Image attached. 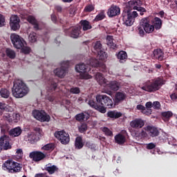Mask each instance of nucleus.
<instances>
[{
    "mask_svg": "<svg viewBox=\"0 0 177 177\" xmlns=\"http://www.w3.org/2000/svg\"><path fill=\"white\" fill-rule=\"evenodd\" d=\"M152 24L153 28H156V30H160L161 27H162V21L157 17H156L152 21Z\"/></svg>",
    "mask_w": 177,
    "mask_h": 177,
    "instance_id": "2f4dec72",
    "label": "nucleus"
},
{
    "mask_svg": "<svg viewBox=\"0 0 177 177\" xmlns=\"http://www.w3.org/2000/svg\"><path fill=\"white\" fill-rule=\"evenodd\" d=\"M75 118L76 121L82 122V121H84V120H85V114L84 113H78L75 116Z\"/></svg>",
    "mask_w": 177,
    "mask_h": 177,
    "instance_id": "a18cd8bd",
    "label": "nucleus"
},
{
    "mask_svg": "<svg viewBox=\"0 0 177 177\" xmlns=\"http://www.w3.org/2000/svg\"><path fill=\"white\" fill-rule=\"evenodd\" d=\"M140 26L147 34H150L154 31V26L150 24V21H149L147 18L142 19L140 22Z\"/></svg>",
    "mask_w": 177,
    "mask_h": 177,
    "instance_id": "2eb2a0df",
    "label": "nucleus"
},
{
    "mask_svg": "<svg viewBox=\"0 0 177 177\" xmlns=\"http://www.w3.org/2000/svg\"><path fill=\"white\" fill-rule=\"evenodd\" d=\"M143 2L142 0H131L127 3V8L131 12V10H138V12H147L146 8L142 7Z\"/></svg>",
    "mask_w": 177,
    "mask_h": 177,
    "instance_id": "6e6552de",
    "label": "nucleus"
},
{
    "mask_svg": "<svg viewBox=\"0 0 177 177\" xmlns=\"http://www.w3.org/2000/svg\"><path fill=\"white\" fill-rule=\"evenodd\" d=\"M70 66V61H63L61 62V67L54 70V74L59 78H64L67 74V68Z\"/></svg>",
    "mask_w": 177,
    "mask_h": 177,
    "instance_id": "9b49d317",
    "label": "nucleus"
},
{
    "mask_svg": "<svg viewBox=\"0 0 177 177\" xmlns=\"http://www.w3.org/2000/svg\"><path fill=\"white\" fill-rule=\"evenodd\" d=\"M69 92L73 95H79V93H81V90L79 87H72L70 88Z\"/></svg>",
    "mask_w": 177,
    "mask_h": 177,
    "instance_id": "de8ad7c7",
    "label": "nucleus"
},
{
    "mask_svg": "<svg viewBox=\"0 0 177 177\" xmlns=\"http://www.w3.org/2000/svg\"><path fill=\"white\" fill-rule=\"evenodd\" d=\"M51 20L53 22L55 23V24L57 23V17H56V15L55 14L51 15Z\"/></svg>",
    "mask_w": 177,
    "mask_h": 177,
    "instance_id": "680f3d73",
    "label": "nucleus"
},
{
    "mask_svg": "<svg viewBox=\"0 0 177 177\" xmlns=\"http://www.w3.org/2000/svg\"><path fill=\"white\" fill-rule=\"evenodd\" d=\"M12 149V144H10V139L7 136H3L0 138V153L2 150H10Z\"/></svg>",
    "mask_w": 177,
    "mask_h": 177,
    "instance_id": "ddd939ff",
    "label": "nucleus"
},
{
    "mask_svg": "<svg viewBox=\"0 0 177 177\" xmlns=\"http://www.w3.org/2000/svg\"><path fill=\"white\" fill-rule=\"evenodd\" d=\"M138 16H139V15L136 11H133L131 12L129 10H123L122 14L123 24L127 26H133V23H135V18L138 17Z\"/></svg>",
    "mask_w": 177,
    "mask_h": 177,
    "instance_id": "39448f33",
    "label": "nucleus"
},
{
    "mask_svg": "<svg viewBox=\"0 0 177 177\" xmlns=\"http://www.w3.org/2000/svg\"><path fill=\"white\" fill-rule=\"evenodd\" d=\"M106 18V15L104 14V11H101L95 18L94 19V21H100Z\"/></svg>",
    "mask_w": 177,
    "mask_h": 177,
    "instance_id": "79ce46f5",
    "label": "nucleus"
},
{
    "mask_svg": "<svg viewBox=\"0 0 177 177\" xmlns=\"http://www.w3.org/2000/svg\"><path fill=\"white\" fill-rule=\"evenodd\" d=\"M95 99L96 101L89 100L88 104L99 113L106 114L107 109H114V103L110 97L106 95H97Z\"/></svg>",
    "mask_w": 177,
    "mask_h": 177,
    "instance_id": "f257e3e1",
    "label": "nucleus"
},
{
    "mask_svg": "<svg viewBox=\"0 0 177 177\" xmlns=\"http://www.w3.org/2000/svg\"><path fill=\"white\" fill-rule=\"evenodd\" d=\"M21 49L22 53H24V55H28L31 52V48L26 46L22 47Z\"/></svg>",
    "mask_w": 177,
    "mask_h": 177,
    "instance_id": "3c124183",
    "label": "nucleus"
},
{
    "mask_svg": "<svg viewBox=\"0 0 177 177\" xmlns=\"http://www.w3.org/2000/svg\"><path fill=\"white\" fill-rule=\"evenodd\" d=\"M121 14V8L118 6L111 5L107 11L109 17H115Z\"/></svg>",
    "mask_w": 177,
    "mask_h": 177,
    "instance_id": "a211bd4d",
    "label": "nucleus"
},
{
    "mask_svg": "<svg viewBox=\"0 0 177 177\" xmlns=\"http://www.w3.org/2000/svg\"><path fill=\"white\" fill-rule=\"evenodd\" d=\"M117 57L119 59L120 63H125L127 59H128V54H127V52L121 50L118 53Z\"/></svg>",
    "mask_w": 177,
    "mask_h": 177,
    "instance_id": "bb28decb",
    "label": "nucleus"
},
{
    "mask_svg": "<svg viewBox=\"0 0 177 177\" xmlns=\"http://www.w3.org/2000/svg\"><path fill=\"white\" fill-rule=\"evenodd\" d=\"M27 21L33 26V28L38 31L39 30V24H38V21L35 19V17L32 15H28L26 19Z\"/></svg>",
    "mask_w": 177,
    "mask_h": 177,
    "instance_id": "5701e85b",
    "label": "nucleus"
},
{
    "mask_svg": "<svg viewBox=\"0 0 177 177\" xmlns=\"http://www.w3.org/2000/svg\"><path fill=\"white\" fill-rule=\"evenodd\" d=\"M6 55L9 57V59H15L16 58V53L15 50L10 48L6 49Z\"/></svg>",
    "mask_w": 177,
    "mask_h": 177,
    "instance_id": "58836bf2",
    "label": "nucleus"
},
{
    "mask_svg": "<svg viewBox=\"0 0 177 177\" xmlns=\"http://www.w3.org/2000/svg\"><path fill=\"white\" fill-rule=\"evenodd\" d=\"M153 56L159 62H162L164 60V51L160 48L155 49L153 50Z\"/></svg>",
    "mask_w": 177,
    "mask_h": 177,
    "instance_id": "b1692460",
    "label": "nucleus"
},
{
    "mask_svg": "<svg viewBox=\"0 0 177 177\" xmlns=\"http://www.w3.org/2000/svg\"><path fill=\"white\" fill-rule=\"evenodd\" d=\"M75 70L77 73H80V78L81 80H90L91 78V76L88 74V71H89V69H88V66L85 65V64H79L75 66Z\"/></svg>",
    "mask_w": 177,
    "mask_h": 177,
    "instance_id": "1a4fd4ad",
    "label": "nucleus"
},
{
    "mask_svg": "<svg viewBox=\"0 0 177 177\" xmlns=\"http://www.w3.org/2000/svg\"><path fill=\"white\" fill-rule=\"evenodd\" d=\"M155 147H156V145L153 142L149 143L147 145V150H153V149H155Z\"/></svg>",
    "mask_w": 177,
    "mask_h": 177,
    "instance_id": "bf43d9fd",
    "label": "nucleus"
},
{
    "mask_svg": "<svg viewBox=\"0 0 177 177\" xmlns=\"http://www.w3.org/2000/svg\"><path fill=\"white\" fill-rule=\"evenodd\" d=\"M165 84V81H164L162 78L158 77L153 82H147L141 88L142 91H145L146 92H156V91H158Z\"/></svg>",
    "mask_w": 177,
    "mask_h": 177,
    "instance_id": "7ed1b4c3",
    "label": "nucleus"
},
{
    "mask_svg": "<svg viewBox=\"0 0 177 177\" xmlns=\"http://www.w3.org/2000/svg\"><path fill=\"white\" fill-rule=\"evenodd\" d=\"M0 95L1 97L4 99H8L10 96V91L8 88H1Z\"/></svg>",
    "mask_w": 177,
    "mask_h": 177,
    "instance_id": "e433bc0d",
    "label": "nucleus"
},
{
    "mask_svg": "<svg viewBox=\"0 0 177 177\" xmlns=\"http://www.w3.org/2000/svg\"><path fill=\"white\" fill-rule=\"evenodd\" d=\"M80 24L83 31H88V30H91L92 28V25L88 20H81Z\"/></svg>",
    "mask_w": 177,
    "mask_h": 177,
    "instance_id": "393cba45",
    "label": "nucleus"
},
{
    "mask_svg": "<svg viewBox=\"0 0 177 177\" xmlns=\"http://www.w3.org/2000/svg\"><path fill=\"white\" fill-rule=\"evenodd\" d=\"M55 137L61 142L62 145H68L70 143V135L64 131H57L55 133Z\"/></svg>",
    "mask_w": 177,
    "mask_h": 177,
    "instance_id": "f8f14e48",
    "label": "nucleus"
},
{
    "mask_svg": "<svg viewBox=\"0 0 177 177\" xmlns=\"http://www.w3.org/2000/svg\"><path fill=\"white\" fill-rule=\"evenodd\" d=\"M10 27L12 31L20 30V17L16 15H11L10 18Z\"/></svg>",
    "mask_w": 177,
    "mask_h": 177,
    "instance_id": "4468645a",
    "label": "nucleus"
},
{
    "mask_svg": "<svg viewBox=\"0 0 177 177\" xmlns=\"http://www.w3.org/2000/svg\"><path fill=\"white\" fill-rule=\"evenodd\" d=\"M2 168L9 174H17V172L21 171L23 167H21V164L13 160H8L3 164Z\"/></svg>",
    "mask_w": 177,
    "mask_h": 177,
    "instance_id": "20e7f679",
    "label": "nucleus"
},
{
    "mask_svg": "<svg viewBox=\"0 0 177 177\" xmlns=\"http://www.w3.org/2000/svg\"><path fill=\"white\" fill-rule=\"evenodd\" d=\"M43 78L45 82L50 84V86L48 87L47 89L48 92H49L50 93H53V92H55V91H56V89L57 88V80L52 79V74H50V73L49 72H44Z\"/></svg>",
    "mask_w": 177,
    "mask_h": 177,
    "instance_id": "423d86ee",
    "label": "nucleus"
},
{
    "mask_svg": "<svg viewBox=\"0 0 177 177\" xmlns=\"http://www.w3.org/2000/svg\"><path fill=\"white\" fill-rule=\"evenodd\" d=\"M127 97L125 93L122 92H117L115 95V97L113 99L114 106H118L119 103L123 102V100Z\"/></svg>",
    "mask_w": 177,
    "mask_h": 177,
    "instance_id": "412c9836",
    "label": "nucleus"
},
{
    "mask_svg": "<svg viewBox=\"0 0 177 177\" xmlns=\"http://www.w3.org/2000/svg\"><path fill=\"white\" fill-rule=\"evenodd\" d=\"M14 118L15 120V122H17V121H19V120H20V114L16 113Z\"/></svg>",
    "mask_w": 177,
    "mask_h": 177,
    "instance_id": "69168bd1",
    "label": "nucleus"
},
{
    "mask_svg": "<svg viewBox=\"0 0 177 177\" xmlns=\"http://www.w3.org/2000/svg\"><path fill=\"white\" fill-rule=\"evenodd\" d=\"M147 131L149 132V135L151 138H156L160 135V131H158V129L153 126H147Z\"/></svg>",
    "mask_w": 177,
    "mask_h": 177,
    "instance_id": "4be33fe9",
    "label": "nucleus"
},
{
    "mask_svg": "<svg viewBox=\"0 0 177 177\" xmlns=\"http://www.w3.org/2000/svg\"><path fill=\"white\" fill-rule=\"evenodd\" d=\"M55 10L56 12H57V13H62V12H63V8H62L60 6H55Z\"/></svg>",
    "mask_w": 177,
    "mask_h": 177,
    "instance_id": "052dcab7",
    "label": "nucleus"
},
{
    "mask_svg": "<svg viewBox=\"0 0 177 177\" xmlns=\"http://www.w3.org/2000/svg\"><path fill=\"white\" fill-rule=\"evenodd\" d=\"M12 93V96L17 99L24 97L28 93V87L23 81L17 80L13 84Z\"/></svg>",
    "mask_w": 177,
    "mask_h": 177,
    "instance_id": "f03ea898",
    "label": "nucleus"
},
{
    "mask_svg": "<svg viewBox=\"0 0 177 177\" xmlns=\"http://www.w3.org/2000/svg\"><path fill=\"white\" fill-rule=\"evenodd\" d=\"M45 169L50 175H53V174L59 171V168L56 165H52L51 164L46 165Z\"/></svg>",
    "mask_w": 177,
    "mask_h": 177,
    "instance_id": "cd10ccee",
    "label": "nucleus"
},
{
    "mask_svg": "<svg viewBox=\"0 0 177 177\" xmlns=\"http://www.w3.org/2000/svg\"><path fill=\"white\" fill-rule=\"evenodd\" d=\"M95 80L100 85H104V84H107V80H106V78H104V76H103V74L100 73H96Z\"/></svg>",
    "mask_w": 177,
    "mask_h": 177,
    "instance_id": "7c9ffc66",
    "label": "nucleus"
},
{
    "mask_svg": "<svg viewBox=\"0 0 177 177\" xmlns=\"http://www.w3.org/2000/svg\"><path fill=\"white\" fill-rule=\"evenodd\" d=\"M145 106H146L147 111H149V110H151L150 109H151V107H153V103L151 102H147L145 104Z\"/></svg>",
    "mask_w": 177,
    "mask_h": 177,
    "instance_id": "13d9d810",
    "label": "nucleus"
},
{
    "mask_svg": "<svg viewBox=\"0 0 177 177\" xmlns=\"http://www.w3.org/2000/svg\"><path fill=\"white\" fill-rule=\"evenodd\" d=\"M106 85L111 91H118L120 89V83L117 81H111L109 84L106 83Z\"/></svg>",
    "mask_w": 177,
    "mask_h": 177,
    "instance_id": "473e14b6",
    "label": "nucleus"
},
{
    "mask_svg": "<svg viewBox=\"0 0 177 177\" xmlns=\"http://www.w3.org/2000/svg\"><path fill=\"white\" fill-rule=\"evenodd\" d=\"M55 149V144L49 143L46 144V145L41 147V150H46V151H49V150H54Z\"/></svg>",
    "mask_w": 177,
    "mask_h": 177,
    "instance_id": "37998d69",
    "label": "nucleus"
},
{
    "mask_svg": "<svg viewBox=\"0 0 177 177\" xmlns=\"http://www.w3.org/2000/svg\"><path fill=\"white\" fill-rule=\"evenodd\" d=\"M75 147L78 150L82 149L84 147V142H82V137L78 136L75 138Z\"/></svg>",
    "mask_w": 177,
    "mask_h": 177,
    "instance_id": "72a5a7b5",
    "label": "nucleus"
},
{
    "mask_svg": "<svg viewBox=\"0 0 177 177\" xmlns=\"http://www.w3.org/2000/svg\"><path fill=\"white\" fill-rule=\"evenodd\" d=\"M3 26H6V20L5 17L0 14V27H3Z\"/></svg>",
    "mask_w": 177,
    "mask_h": 177,
    "instance_id": "6e6d98bb",
    "label": "nucleus"
},
{
    "mask_svg": "<svg viewBox=\"0 0 177 177\" xmlns=\"http://www.w3.org/2000/svg\"><path fill=\"white\" fill-rule=\"evenodd\" d=\"M138 32L140 37H143L145 35V30H143V28L142 26L138 28Z\"/></svg>",
    "mask_w": 177,
    "mask_h": 177,
    "instance_id": "e2e57ef3",
    "label": "nucleus"
},
{
    "mask_svg": "<svg viewBox=\"0 0 177 177\" xmlns=\"http://www.w3.org/2000/svg\"><path fill=\"white\" fill-rule=\"evenodd\" d=\"M94 50H96L97 53L102 50V43L100 41L93 43Z\"/></svg>",
    "mask_w": 177,
    "mask_h": 177,
    "instance_id": "c03bdc74",
    "label": "nucleus"
},
{
    "mask_svg": "<svg viewBox=\"0 0 177 177\" xmlns=\"http://www.w3.org/2000/svg\"><path fill=\"white\" fill-rule=\"evenodd\" d=\"M130 127L133 129H140L145 127V120L142 118H136L130 122Z\"/></svg>",
    "mask_w": 177,
    "mask_h": 177,
    "instance_id": "6ab92c4d",
    "label": "nucleus"
},
{
    "mask_svg": "<svg viewBox=\"0 0 177 177\" xmlns=\"http://www.w3.org/2000/svg\"><path fill=\"white\" fill-rule=\"evenodd\" d=\"M97 55V59L102 60V62H104L106 59H107V53L103 50L99 51Z\"/></svg>",
    "mask_w": 177,
    "mask_h": 177,
    "instance_id": "ea45409f",
    "label": "nucleus"
},
{
    "mask_svg": "<svg viewBox=\"0 0 177 177\" xmlns=\"http://www.w3.org/2000/svg\"><path fill=\"white\" fill-rule=\"evenodd\" d=\"M47 99L49 100V102H53L55 100V96L53 95L47 96Z\"/></svg>",
    "mask_w": 177,
    "mask_h": 177,
    "instance_id": "338daca9",
    "label": "nucleus"
},
{
    "mask_svg": "<svg viewBox=\"0 0 177 177\" xmlns=\"http://www.w3.org/2000/svg\"><path fill=\"white\" fill-rule=\"evenodd\" d=\"M34 131H35V132H37V133H39V134H41V133L42 132V130L39 127H35L34 129Z\"/></svg>",
    "mask_w": 177,
    "mask_h": 177,
    "instance_id": "774afa93",
    "label": "nucleus"
},
{
    "mask_svg": "<svg viewBox=\"0 0 177 177\" xmlns=\"http://www.w3.org/2000/svg\"><path fill=\"white\" fill-rule=\"evenodd\" d=\"M136 109L137 110H141V113L146 114V115H150V114H151V110H149V111H147L146 107L142 104L137 105Z\"/></svg>",
    "mask_w": 177,
    "mask_h": 177,
    "instance_id": "4c0bfd02",
    "label": "nucleus"
},
{
    "mask_svg": "<svg viewBox=\"0 0 177 177\" xmlns=\"http://www.w3.org/2000/svg\"><path fill=\"white\" fill-rule=\"evenodd\" d=\"M16 154L18 160H21V158H23V149H17Z\"/></svg>",
    "mask_w": 177,
    "mask_h": 177,
    "instance_id": "5fc2aeb1",
    "label": "nucleus"
},
{
    "mask_svg": "<svg viewBox=\"0 0 177 177\" xmlns=\"http://www.w3.org/2000/svg\"><path fill=\"white\" fill-rule=\"evenodd\" d=\"M28 38H29L30 42L34 43V42H37V38H38V37L37 36V33L32 32L30 33Z\"/></svg>",
    "mask_w": 177,
    "mask_h": 177,
    "instance_id": "49530a36",
    "label": "nucleus"
},
{
    "mask_svg": "<svg viewBox=\"0 0 177 177\" xmlns=\"http://www.w3.org/2000/svg\"><path fill=\"white\" fill-rule=\"evenodd\" d=\"M87 129H88V127L86 126V124H82L79 127V131L80 132H81V133H84V132H86Z\"/></svg>",
    "mask_w": 177,
    "mask_h": 177,
    "instance_id": "4d7b16f0",
    "label": "nucleus"
},
{
    "mask_svg": "<svg viewBox=\"0 0 177 177\" xmlns=\"http://www.w3.org/2000/svg\"><path fill=\"white\" fill-rule=\"evenodd\" d=\"M106 115L109 118H114L115 120H117V118L122 117V113L117 111H109L107 112Z\"/></svg>",
    "mask_w": 177,
    "mask_h": 177,
    "instance_id": "a878e982",
    "label": "nucleus"
},
{
    "mask_svg": "<svg viewBox=\"0 0 177 177\" xmlns=\"http://www.w3.org/2000/svg\"><path fill=\"white\" fill-rule=\"evenodd\" d=\"M170 97L173 102H175V101H176V99H177V94L172 93L171 95H170Z\"/></svg>",
    "mask_w": 177,
    "mask_h": 177,
    "instance_id": "0e129e2a",
    "label": "nucleus"
},
{
    "mask_svg": "<svg viewBox=\"0 0 177 177\" xmlns=\"http://www.w3.org/2000/svg\"><path fill=\"white\" fill-rule=\"evenodd\" d=\"M84 146L85 147H87L88 149H91V150H95V149L96 148V145L91 142V141L86 142Z\"/></svg>",
    "mask_w": 177,
    "mask_h": 177,
    "instance_id": "09e8293b",
    "label": "nucleus"
},
{
    "mask_svg": "<svg viewBox=\"0 0 177 177\" xmlns=\"http://www.w3.org/2000/svg\"><path fill=\"white\" fill-rule=\"evenodd\" d=\"M114 39L113 36L108 35L106 37V45L110 48V49H117V44H114Z\"/></svg>",
    "mask_w": 177,
    "mask_h": 177,
    "instance_id": "c756f323",
    "label": "nucleus"
},
{
    "mask_svg": "<svg viewBox=\"0 0 177 177\" xmlns=\"http://www.w3.org/2000/svg\"><path fill=\"white\" fill-rule=\"evenodd\" d=\"M102 132L106 135V136H113V131L107 127H104L102 129Z\"/></svg>",
    "mask_w": 177,
    "mask_h": 177,
    "instance_id": "8fccbe9b",
    "label": "nucleus"
},
{
    "mask_svg": "<svg viewBox=\"0 0 177 177\" xmlns=\"http://www.w3.org/2000/svg\"><path fill=\"white\" fill-rule=\"evenodd\" d=\"M90 66L92 67H95L99 70L100 71H102V73H106V65L100 63L99 60L96 59L95 58H91L90 59Z\"/></svg>",
    "mask_w": 177,
    "mask_h": 177,
    "instance_id": "f3484780",
    "label": "nucleus"
},
{
    "mask_svg": "<svg viewBox=\"0 0 177 177\" xmlns=\"http://www.w3.org/2000/svg\"><path fill=\"white\" fill-rule=\"evenodd\" d=\"M21 132H23V130H21V128L18 127L11 129L9 133L10 136H12V138H16L17 136H20L21 135Z\"/></svg>",
    "mask_w": 177,
    "mask_h": 177,
    "instance_id": "c85d7f7f",
    "label": "nucleus"
},
{
    "mask_svg": "<svg viewBox=\"0 0 177 177\" xmlns=\"http://www.w3.org/2000/svg\"><path fill=\"white\" fill-rule=\"evenodd\" d=\"M115 141L118 145H124L126 141L125 136L119 133L115 136Z\"/></svg>",
    "mask_w": 177,
    "mask_h": 177,
    "instance_id": "f704fd0d",
    "label": "nucleus"
},
{
    "mask_svg": "<svg viewBox=\"0 0 177 177\" xmlns=\"http://www.w3.org/2000/svg\"><path fill=\"white\" fill-rule=\"evenodd\" d=\"M95 10V6L92 4H89L84 8V12H91Z\"/></svg>",
    "mask_w": 177,
    "mask_h": 177,
    "instance_id": "864d4df0",
    "label": "nucleus"
},
{
    "mask_svg": "<svg viewBox=\"0 0 177 177\" xmlns=\"http://www.w3.org/2000/svg\"><path fill=\"white\" fill-rule=\"evenodd\" d=\"M29 157L30 158H32L35 162H38L46 158V155L42 151H34L30 153Z\"/></svg>",
    "mask_w": 177,
    "mask_h": 177,
    "instance_id": "dca6fc26",
    "label": "nucleus"
},
{
    "mask_svg": "<svg viewBox=\"0 0 177 177\" xmlns=\"http://www.w3.org/2000/svg\"><path fill=\"white\" fill-rule=\"evenodd\" d=\"M172 115H174V114L171 111H165L161 113L162 120L165 122L169 121V118H171Z\"/></svg>",
    "mask_w": 177,
    "mask_h": 177,
    "instance_id": "c9c22d12",
    "label": "nucleus"
},
{
    "mask_svg": "<svg viewBox=\"0 0 177 177\" xmlns=\"http://www.w3.org/2000/svg\"><path fill=\"white\" fill-rule=\"evenodd\" d=\"M27 139L32 145L37 142V135L34 133H28Z\"/></svg>",
    "mask_w": 177,
    "mask_h": 177,
    "instance_id": "a19ab883",
    "label": "nucleus"
},
{
    "mask_svg": "<svg viewBox=\"0 0 177 177\" xmlns=\"http://www.w3.org/2000/svg\"><path fill=\"white\" fill-rule=\"evenodd\" d=\"M32 115L40 122H49L50 121V116L44 110H35L32 111Z\"/></svg>",
    "mask_w": 177,
    "mask_h": 177,
    "instance_id": "9d476101",
    "label": "nucleus"
},
{
    "mask_svg": "<svg viewBox=\"0 0 177 177\" xmlns=\"http://www.w3.org/2000/svg\"><path fill=\"white\" fill-rule=\"evenodd\" d=\"M10 39L14 48H16V49H21V48L27 45L24 39L16 33L11 34Z\"/></svg>",
    "mask_w": 177,
    "mask_h": 177,
    "instance_id": "0eeeda50",
    "label": "nucleus"
},
{
    "mask_svg": "<svg viewBox=\"0 0 177 177\" xmlns=\"http://www.w3.org/2000/svg\"><path fill=\"white\" fill-rule=\"evenodd\" d=\"M68 32L71 38H78L81 34V26H72L68 29Z\"/></svg>",
    "mask_w": 177,
    "mask_h": 177,
    "instance_id": "aec40b11",
    "label": "nucleus"
},
{
    "mask_svg": "<svg viewBox=\"0 0 177 177\" xmlns=\"http://www.w3.org/2000/svg\"><path fill=\"white\" fill-rule=\"evenodd\" d=\"M152 107L153 109H155V110H160L161 104L158 101H155L152 103Z\"/></svg>",
    "mask_w": 177,
    "mask_h": 177,
    "instance_id": "603ef678",
    "label": "nucleus"
}]
</instances>
